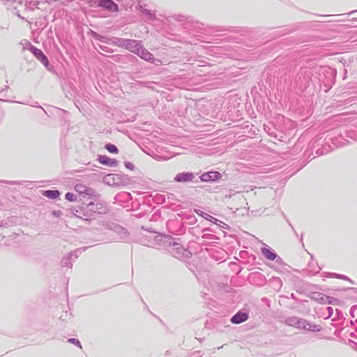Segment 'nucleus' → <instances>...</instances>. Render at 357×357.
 I'll return each instance as SVG.
<instances>
[{
	"mask_svg": "<svg viewBox=\"0 0 357 357\" xmlns=\"http://www.w3.org/2000/svg\"><path fill=\"white\" fill-rule=\"evenodd\" d=\"M124 45L127 50L136 54L142 59L157 66L162 65V61L160 59H154L153 55L137 41L129 40Z\"/></svg>",
	"mask_w": 357,
	"mask_h": 357,
	"instance_id": "1",
	"label": "nucleus"
},
{
	"mask_svg": "<svg viewBox=\"0 0 357 357\" xmlns=\"http://www.w3.org/2000/svg\"><path fill=\"white\" fill-rule=\"evenodd\" d=\"M222 178V174L215 171L204 173L200 176V180L203 182L216 181Z\"/></svg>",
	"mask_w": 357,
	"mask_h": 357,
	"instance_id": "2",
	"label": "nucleus"
},
{
	"mask_svg": "<svg viewBox=\"0 0 357 357\" xmlns=\"http://www.w3.org/2000/svg\"><path fill=\"white\" fill-rule=\"evenodd\" d=\"M98 6L109 13H116L118 11V6L114 1H99Z\"/></svg>",
	"mask_w": 357,
	"mask_h": 357,
	"instance_id": "3",
	"label": "nucleus"
},
{
	"mask_svg": "<svg viewBox=\"0 0 357 357\" xmlns=\"http://www.w3.org/2000/svg\"><path fill=\"white\" fill-rule=\"evenodd\" d=\"M248 319V314L245 312H238L232 317L231 321L233 324H238L245 321Z\"/></svg>",
	"mask_w": 357,
	"mask_h": 357,
	"instance_id": "4",
	"label": "nucleus"
},
{
	"mask_svg": "<svg viewBox=\"0 0 357 357\" xmlns=\"http://www.w3.org/2000/svg\"><path fill=\"white\" fill-rule=\"evenodd\" d=\"M298 328H303L305 330L310 331H319V328L318 326L307 323L306 321H298Z\"/></svg>",
	"mask_w": 357,
	"mask_h": 357,
	"instance_id": "5",
	"label": "nucleus"
},
{
	"mask_svg": "<svg viewBox=\"0 0 357 357\" xmlns=\"http://www.w3.org/2000/svg\"><path fill=\"white\" fill-rule=\"evenodd\" d=\"M194 178L192 173H181L176 175L175 180L178 182L191 181Z\"/></svg>",
	"mask_w": 357,
	"mask_h": 357,
	"instance_id": "6",
	"label": "nucleus"
},
{
	"mask_svg": "<svg viewBox=\"0 0 357 357\" xmlns=\"http://www.w3.org/2000/svg\"><path fill=\"white\" fill-rule=\"evenodd\" d=\"M98 161L100 164L108 165L110 167L116 166L117 162L115 159L109 158L106 155H101L98 158Z\"/></svg>",
	"mask_w": 357,
	"mask_h": 357,
	"instance_id": "7",
	"label": "nucleus"
},
{
	"mask_svg": "<svg viewBox=\"0 0 357 357\" xmlns=\"http://www.w3.org/2000/svg\"><path fill=\"white\" fill-rule=\"evenodd\" d=\"M75 190L79 192V194H86L89 195L91 193V190L89 188H87L82 183H78L75 185Z\"/></svg>",
	"mask_w": 357,
	"mask_h": 357,
	"instance_id": "8",
	"label": "nucleus"
},
{
	"mask_svg": "<svg viewBox=\"0 0 357 357\" xmlns=\"http://www.w3.org/2000/svg\"><path fill=\"white\" fill-rule=\"evenodd\" d=\"M32 52L36 55V56L43 63H47V59L46 56L43 53V52L36 47L33 48Z\"/></svg>",
	"mask_w": 357,
	"mask_h": 357,
	"instance_id": "9",
	"label": "nucleus"
},
{
	"mask_svg": "<svg viewBox=\"0 0 357 357\" xmlns=\"http://www.w3.org/2000/svg\"><path fill=\"white\" fill-rule=\"evenodd\" d=\"M262 254L269 260H274L276 258V254L268 248H261Z\"/></svg>",
	"mask_w": 357,
	"mask_h": 357,
	"instance_id": "10",
	"label": "nucleus"
},
{
	"mask_svg": "<svg viewBox=\"0 0 357 357\" xmlns=\"http://www.w3.org/2000/svg\"><path fill=\"white\" fill-rule=\"evenodd\" d=\"M60 192L58 190H46L43 192V195L50 199H56L59 197Z\"/></svg>",
	"mask_w": 357,
	"mask_h": 357,
	"instance_id": "11",
	"label": "nucleus"
},
{
	"mask_svg": "<svg viewBox=\"0 0 357 357\" xmlns=\"http://www.w3.org/2000/svg\"><path fill=\"white\" fill-rule=\"evenodd\" d=\"M105 147L109 153H119V150H118L117 147L114 144H107L105 145Z\"/></svg>",
	"mask_w": 357,
	"mask_h": 357,
	"instance_id": "12",
	"label": "nucleus"
},
{
	"mask_svg": "<svg viewBox=\"0 0 357 357\" xmlns=\"http://www.w3.org/2000/svg\"><path fill=\"white\" fill-rule=\"evenodd\" d=\"M66 199L70 202H74L75 200V195L73 193L68 192L66 194Z\"/></svg>",
	"mask_w": 357,
	"mask_h": 357,
	"instance_id": "13",
	"label": "nucleus"
},
{
	"mask_svg": "<svg viewBox=\"0 0 357 357\" xmlns=\"http://www.w3.org/2000/svg\"><path fill=\"white\" fill-rule=\"evenodd\" d=\"M92 36L96 38V39H98V40H100L102 37L100 36L98 34H97L95 32H92Z\"/></svg>",
	"mask_w": 357,
	"mask_h": 357,
	"instance_id": "14",
	"label": "nucleus"
},
{
	"mask_svg": "<svg viewBox=\"0 0 357 357\" xmlns=\"http://www.w3.org/2000/svg\"><path fill=\"white\" fill-rule=\"evenodd\" d=\"M69 341L72 342L73 343H75V339H70Z\"/></svg>",
	"mask_w": 357,
	"mask_h": 357,
	"instance_id": "15",
	"label": "nucleus"
}]
</instances>
